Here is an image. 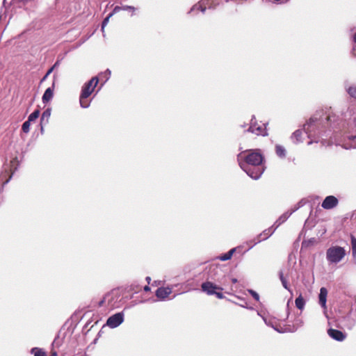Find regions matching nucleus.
<instances>
[{
  "label": "nucleus",
  "instance_id": "obj_22",
  "mask_svg": "<svg viewBox=\"0 0 356 356\" xmlns=\"http://www.w3.org/2000/svg\"><path fill=\"white\" fill-rule=\"evenodd\" d=\"M50 115H51V109L50 108L46 109L42 113V117H41V122H42L45 118H47V120H48V119L50 117Z\"/></svg>",
  "mask_w": 356,
  "mask_h": 356
},
{
  "label": "nucleus",
  "instance_id": "obj_4",
  "mask_svg": "<svg viewBox=\"0 0 356 356\" xmlns=\"http://www.w3.org/2000/svg\"><path fill=\"white\" fill-rule=\"evenodd\" d=\"M201 289L202 291L207 295H215L218 299H222L225 298L224 295L221 293L223 288L211 282L207 281L203 282L201 285Z\"/></svg>",
  "mask_w": 356,
  "mask_h": 356
},
{
  "label": "nucleus",
  "instance_id": "obj_26",
  "mask_svg": "<svg viewBox=\"0 0 356 356\" xmlns=\"http://www.w3.org/2000/svg\"><path fill=\"white\" fill-rule=\"evenodd\" d=\"M112 16H110V14L104 19V21L102 22V29L103 30L104 29V27L106 26V24L108 23L109 22V19Z\"/></svg>",
  "mask_w": 356,
  "mask_h": 356
},
{
  "label": "nucleus",
  "instance_id": "obj_7",
  "mask_svg": "<svg viewBox=\"0 0 356 356\" xmlns=\"http://www.w3.org/2000/svg\"><path fill=\"white\" fill-rule=\"evenodd\" d=\"M248 131L256 134L257 136L267 135L266 127L264 124H259L257 122H251Z\"/></svg>",
  "mask_w": 356,
  "mask_h": 356
},
{
  "label": "nucleus",
  "instance_id": "obj_6",
  "mask_svg": "<svg viewBox=\"0 0 356 356\" xmlns=\"http://www.w3.org/2000/svg\"><path fill=\"white\" fill-rule=\"evenodd\" d=\"M124 321V314L121 312L110 316L106 321V325L111 328L119 326Z\"/></svg>",
  "mask_w": 356,
  "mask_h": 356
},
{
  "label": "nucleus",
  "instance_id": "obj_32",
  "mask_svg": "<svg viewBox=\"0 0 356 356\" xmlns=\"http://www.w3.org/2000/svg\"><path fill=\"white\" fill-rule=\"evenodd\" d=\"M275 1H277V2H280L281 3H283L287 2L289 0H275Z\"/></svg>",
  "mask_w": 356,
  "mask_h": 356
},
{
  "label": "nucleus",
  "instance_id": "obj_27",
  "mask_svg": "<svg viewBox=\"0 0 356 356\" xmlns=\"http://www.w3.org/2000/svg\"><path fill=\"white\" fill-rule=\"evenodd\" d=\"M249 293L252 295L254 300L257 301L259 300V296L257 292L253 290H249Z\"/></svg>",
  "mask_w": 356,
  "mask_h": 356
},
{
  "label": "nucleus",
  "instance_id": "obj_36",
  "mask_svg": "<svg viewBox=\"0 0 356 356\" xmlns=\"http://www.w3.org/2000/svg\"><path fill=\"white\" fill-rule=\"evenodd\" d=\"M49 75H47V74L44 76V77L42 79V81H44Z\"/></svg>",
  "mask_w": 356,
  "mask_h": 356
},
{
  "label": "nucleus",
  "instance_id": "obj_16",
  "mask_svg": "<svg viewBox=\"0 0 356 356\" xmlns=\"http://www.w3.org/2000/svg\"><path fill=\"white\" fill-rule=\"evenodd\" d=\"M235 248H232L229 251H228L227 252H226L225 254H223L222 255H221L219 259L221 260V261H227V260H229L232 258L234 252H235Z\"/></svg>",
  "mask_w": 356,
  "mask_h": 356
},
{
  "label": "nucleus",
  "instance_id": "obj_5",
  "mask_svg": "<svg viewBox=\"0 0 356 356\" xmlns=\"http://www.w3.org/2000/svg\"><path fill=\"white\" fill-rule=\"evenodd\" d=\"M107 300V306L109 309H113L121 307L120 294L118 290H112L106 295Z\"/></svg>",
  "mask_w": 356,
  "mask_h": 356
},
{
  "label": "nucleus",
  "instance_id": "obj_9",
  "mask_svg": "<svg viewBox=\"0 0 356 356\" xmlns=\"http://www.w3.org/2000/svg\"><path fill=\"white\" fill-rule=\"evenodd\" d=\"M327 334L331 338L338 341H343L346 337V334L343 332L332 328L327 330Z\"/></svg>",
  "mask_w": 356,
  "mask_h": 356
},
{
  "label": "nucleus",
  "instance_id": "obj_30",
  "mask_svg": "<svg viewBox=\"0 0 356 356\" xmlns=\"http://www.w3.org/2000/svg\"><path fill=\"white\" fill-rule=\"evenodd\" d=\"M106 302H107V300L106 299V296L104 298L99 302V307H102Z\"/></svg>",
  "mask_w": 356,
  "mask_h": 356
},
{
  "label": "nucleus",
  "instance_id": "obj_10",
  "mask_svg": "<svg viewBox=\"0 0 356 356\" xmlns=\"http://www.w3.org/2000/svg\"><path fill=\"white\" fill-rule=\"evenodd\" d=\"M172 293V288L160 287L156 291V296L160 300H164Z\"/></svg>",
  "mask_w": 356,
  "mask_h": 356
},
{
  "label": "nucleus",
  "instance_id": "obj_12",
  "mask_svg": "<svg viewBox=\"0 0 356 356\" xmlns=\"http://www.w3.org/2000/svg\"><path fill=\"white\" fill-rule=\"evenodd\" d=\"M54 82L52 84L51 87L48 88L43 94L42 96V102L43 103L46 104L49 102L54 96Z\"/></svg>",
  "mask_w": 356,
  "mask_h": 356
},
{
  "label": "nucleus",
  "instance_id": "obj_8",
  "mask_svg": "<svg viewBox=\"0 0 356 356\" xmlns=\"http://www.w3.org/2000/svg\"><path fill=\"white\" fill-rule=\"evenodd\" d=\"M338 203L339 200L336 197L333 195H329L324 199L321 206L325 209H331L337 207Z\"/></svg>",
  "mask_w": 356,
  "mask_h": 356
},
{
  "label": "nucleus",
  "instance_id": "obj_3",
  "mask_svg": "<svg viewBox=\"0 0 356 356\" xmlns=\"http://www.w3.org/2000/svg\"><path fill=\"white\" fill-rule=\"evenodd\" d=\"M346 255V250L340 246H332L326 251V258L330 263H339Z\"/></svg>",
  "mask_w": 356,
  "mask_h": 356
},
{
  "label": "nucleus",
  "instance_id": "obj_31",
  "mask_svg": "<svg viewBox=\"0 0 356 356\" xmlns=\"http://www.w3.org/2000/svg\"><path fill=\"white\" fill-rule=\"evenodd\" d=\"M50 356H58V354H57L56 351L52 350L50 352Z\"/></svg>",
  "mask_w": 356,
  "mask_h": 356
},
{
  "label": "nucleus",
  "instance_id": "obj_2",
  "mask_svg": "<svg viewBox=\"0 0 356 356\" xmlns=\"http://www.w3.org/2000/svg\"><path fill=\"white\" fill-rule=\"evenodd\" d=\"M98 83V77L94 76L83 86L79 97V102L82 108H86L90 106V100L88 99V97L94 92L95 88L97 87Z\"/></svg>",
  "mask_w": 356,
  "mask_h": 356
},
{
  "label": "nucleus",
  "instance_id": "obj_14",
  "mask_svg": "<svg viewBox=\"0 0 356 356\" xmlns=\"http://www.w3.org/2000/svg\"><path fill=\"white\" fill-rule=\"evenodd\" d=\"M275 153L280 158H284L286 154L285 148L281 145H275Z\"/></svg>",
  "mask_w": 356,
  "mask_h": 356
},
{
  "label": "nucleus",
  "instance_id": "obj_17",
  "mask_svg": "<svg viewBox=\"0 0 356 356\" xmlns=\"http://www.w3.org/2000/svg\"><path fill=\"white\" fill-rule=\"evenodd\" d=\"M31 352L34 354V356H47L46 353L41 348H33Z\"/></svg>",
  "mask_w": 356,
  "mask_h": 356
},
{
  "label": "nucleus",
  "instance_id": "obj_13",
  "mask_svg": "<svg viewBox=\"0 0 356 356\" xmlns=\"http://www.w3.org/2000/svg\"><path fill=\"white\" fill-rule=\"evenodd\" d=\"M206 6H204V1L202 0L198 3L194 5L193 8L191 9L190 13H196L198 11H201L204 13L206 10Z\"/></svg>",
  "mask_w": 356,
  "mask_h": 356
},
{
  "label": "nucleus",
  "instance_id": "obj_37",
  "mask_svg": "<svg viewBox=\"0 0 356 356\" xmlns=\"http://www.w3.org/2000/svg\"><path fill=\"white\" fill-rule=\"evenodd\" d=\"M146 280H147V282L149 283L151 278L149 277H147Z\"/></svg>",
  "mask_w": 356,
  "mask_h": 356
},
{
  "label": "nucleus",
  "instance_id": "obj_35",
  "mask_svg": "<svg viewBox=\"0 0 356 356\" xmlns=\"http://www.w3.org/2000/svg\"><path fill=\"white\" fill-rule=\"evenodd\" d=\"M232 283H234H234H236V282H237V279H236V278H232Z\"/></svg>",
  "mask_w": 356,
  "mask_h": 356
},
{
  "label": "nucleus",
  "instance_id": "obj_34",
  "mask_svg": "<svg viewBox=\"0 0 356 356\" xmlns=\"http://www.w3.org/2000/svg\"><path fill=\"white\" fill-rule=\"evenodd\" d=\"M353 41L356 43V33L353 36Z\"/></svg>",
  "mask_w": 356,
  "mask_h": 356
},
{
  "label": "nucleus",
  "instance_id": "obj_18",
  "mask_svg": "<svg viewBox=\"0 0 356 356\" xmlns=\"http://www.w3.org/2000/svg\"><path fill=\"white\" fill-rule=\"evenodd\" d=\"M40 115V111L38 109L34 111L28 118L29 121L32 122L35 120Z\"/></svg>",
  "mask_w": 356,
  "mask_h": 356
},
{
  "label": "nucleus",
  "instance_id": "obj_24",
  "mask_svg": "<svg viewBox=\"0 0 356 356\" xmlns=\"http://www.w3.org/2000/svg\"><path fill=\"white\" fill-rule=\"evenodd\" d=\"M302 136V131L300 130H296L293 132V136L296 138L298 141L300 140Z\"/></svg>",
  "mask_w": 356,
  "mask_h": 356
},
{
  "label": "nucleus",
  "instance_id": "obj_11",
  "mask_svg": "<svg viewBox=\"0 0 356 356\" xmlns=\"http://www.w3.org/2000/svg\"><path fill=\"white\" fill-rule=\"evenodd\" d=\"M327 290L325 287H322L320 289V293H319V304L321 305V307L324 309H326V301H327Z\"/></svg>",
  "mask_w": 356,
  "mask_h": 356
},
{
  "label": "nucleus",
  "instance_id": "obj_19",
  "mask_svg": "<svg viewBox=\"0 0 356 356\" xmlns=\"http://www.w3.org/2000/svg\"><path fill=\"white\" fill-rule=\"evenodd\" d=\"M279 275H280V280L282 282V284L283 286L286 289L289 291V287L288 286V282H287L286 278L284 277V274H283V273L282 271L280 272Z\"/></svg>",
  "mask_w": 356,
  "mask_h": 356
},
{
  "label": "nucleus",
  "instance_id": "obj_33",
  "mask_svg": "<svg viewBox=\"0 0 356 356\" xmlns=\"http://www.w3.org/2000/svg\"><path fill=\"white\" fill-rule=\"evenodd\" d=\"M144 290H145V291H150V288H149V286H145L144 287Z\"/></svg>",
  "mask_w": 356,
  "mask_h": 356
},
{
  "label": "nucleus",
  "instance_id": "obj_23",
  "mask_svg": "<svg viewBox=\"0 0 356 356\" xmlns=\"http://www.w3.org/2000/svg\"><path fill=\"white\" fill-rule=\"evenodd\" d=\"M352 252L353 257H356V238L352 237L351 238Z\"/></svg>",
  "mask_w": 356,
  "mask_h": 356
},
{
  "label": "nucleus",
  "instance_id": "obj_28",
  "mask_svg": "<svg viewBox=\"0 0 356 356\" xmlns=\"http://www.w3.org/2000/svg\"><path fill=\"white\" fill-rule=\"evenodd\" d=\"M121 10H122V7H120V6H116L113 11L110 13V16H113L114 14L118 13L119 11H120Z\"/></svg>",
  "mask_w": 356,
  "mask_h": 356
},
{
  "label": "nucleus",
  "instance_id": "obj_20",
  "mask_svg": "<svg viewBox=\"0 0 356 356\" xmlns=\"http://www.w3.org/2000/svg\"><path fill=\"white\" fill-rule=\"evenodd\" d=\"M348 93L353 98L356 99V86H350L347 90Z\"/></svg>",
  "mask_w": 356,
  "mask_h": 356
},
{
  "label": "nucleus",
  "instance_id": "obj_21",
  "mask_svg": "<svg viewBox=\"0 0 356 356\" xmlns=\"http://www.w3.org/2000/svg\"><path fill=\"white\" fill-rule=\"evenodd\" d=\"M30 126H31V122L29 120L25 121L22 127V129L24 133L29 132L30 130Z\"/></svg>",
  "mask_w": 356,
  "mask_h": 356
},
{
  "label": "nucleus",
  "instance_id": "obj_29",
  "mask_svg": "<svg viewBox=\"0 0 356 356\" xmlns=\"http://www.w3.org/2000/svg\"><path fill=\"white\" fill-rule=\"evenodd\" d=\"M58 62H56L50 69L48 70V71L47 72V75H49L52 72L53 70H54V68L56 67V65H58Z\"/></svg>",
  "mask_w": 356,
  "mask_h": 356
},
{
  "label": "nucleus",
  "instance_id": "obj_1",
  "mask_svg": "<svg viewBox=\"0 0 356 356\" xmlns=\"http://www.w3.org/2000/svg\"><path fill=\"white\" fill-rule=\"evenodd\" d=\"M240 156L243 161L240 162L241 168L252 179H259L265 170L264 156L259 149H248L241 152Z\"/></svg>",
  "mask_w": 356,
  "mask_h": 356
},
{
  "label": "nucleus",
  "instance_id": "obj_15",
  "mask_svg": "<svg viewBox=\"0 0 356 356\" xmlns=\"http://www.w3.org/2000/svg\"><path fill=\"white\" fill-rule=\"evenodd\" d=\"M295 303H296V307L298 309H299L300 310L303 309L305 305V301L301 294L296 299Z\"/></svg>",
  "mask_w": 356,
  "mask_h": 356
},
{
  "label": "nucleus",
  "instance_id": "obj_25",
  "mask_svg": "<svg viewBox=\"0 0 356 356\" xmlns=\"http://www.w3.org/2000/svg\"><path fill=\"white\" fill-rule=\"evenodd\" d=\"M122 10L130 11L132 13V15H134V13L136 11V8H134V6H122Z\"/></svg>",
  "mask_w": 356,
  "mask_h": 356
}]
</instances>
